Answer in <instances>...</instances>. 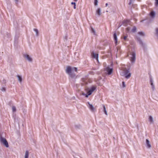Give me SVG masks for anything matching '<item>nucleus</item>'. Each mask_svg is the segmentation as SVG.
<instances>
[{
    "instance_id": "obj_24",
    "label": "nucleus",
    "mask_w": 158,
    "mask_h": 158,
    "mask_svg": "<svg viewBox=\"0 0 158 158\" xmlns=\"http://www.w3.org/2000/svg\"><path fill=\"white\" fill-rule=\"evenodd\" d=\"M12 109L13 111L14 112H15L16 110V108L15 106H12Z\"/></svg>"
},
{
    "instance_id": "obj_12",
    "label": "nucleus",
    "mask_w": 158,
    "mask_h": 158,
    "mask_svg": "<svg viewBox=\"0 0 158 158\" xmlns=\"http://www.w3.org/2000/svg\"><path fill=\"white\" fill-rule=\"evenodd\" d=\"M130 21L128 20H124L123 24L124 25L126 26L127 24L129 23Z\"/></svg>"
},
{
    "instance_id": "obj_33",
    "label": "nucleus",
    "mask_w": 158,
    "mask_h": 158,
    "mask_svg": "<svg viewBox=\"0 0 158 158\" xmlns=\"http://www.w3.org/2000/svg\"><path fill=\"white\" fill-rule=\"evenodd\" d=\"M2 91H5V88H2Z\"/></svg>"
},
{
    "instance_id": "obj_36",
    "label": "nucleus",
    "mask_w": 158,
    "mask_h": 158,
    "mask_svg": "<svg viewBox=\"0 0 158 158\" xmlns=\"http://www.w3.org/2000/svg\"><path fill=\"white\" fill-rule=\"evenodd\" d=\"M140 44H142V45L143 44H142V42L141 41H140Z\"/></svg>"
},
{
    "instance_id": "obj_17",
    "label": "nucleus",
    "mask_w": 158,
    "mask_h": 158,
    "mask_svg": "<svg viewBox=\"0 0 158 158\" xmlns=\"http://www.w3.org/2000/svg\"><path fill=\"white\" fill-rule=\"evenodd\" d=\"M131 76V74L130 73H129L128 74H125V77L127 78H129Z\"/></svg>"
},
{
    "instance_id": "obj_32",
    "label": "nucleus",
    "mask_w": 158,
    "mask_h": 158,
    "mask_svg": "<svg viewBox=\"0 0 158 158\" xmlns=\"http://www.w3.org/2000/svg\"><path fill=\"white\" fill-rule=\"evenodd\" d=\"M127 36H125L124 37V39L125 40H126L127 39Z\"/></svg>"
},
{
    "instance_id": "obj_27",
    "label": "nucleus",
    "mask_w": 158,
    "mask_h": 158,
    "mask_svg": "<svg viewBox=\"0 0 158 158\" xmlns=\"http://www.w3.org/2000/svg\"><path fill=\"white\" fill-rule=\"evenodd\" d=\"M138 34L142 35H144V34L142 32H139L138 33Z\"/></svg>"
},
{
    "instance_id": "obj_5",
    "label": "nucleus",
    "mask_w": 158,
    "mask_h": 158,
    "mask_svg": "<svg viewBox=\"0 0 158 158\" xmlns=\"http://www.w3.org/2000/svg\"><path fill=\"white\" fill-rule=\"evenodd\" d=\"M113 69L112 68L110 69L109 67H107L106 69V71L108 72V74L109 75H110L113 72Z\"/></svg>"
},
{
    "instance_id": "obj_15",
    "label": "nucleus",
    "mask_w": 158,
    "mask_h": 158,
    "mask_svg": "<svg viewBox=\"0 0 158 158\" xmlns=\"http://www.w3.org/2000/svg\"><path fill=\"white\" fill-rule=\"evenodd\" d=\"M150 81L151 84L152 85V89H154V87L153 85V81H152V79L151 78L150 79Z\"/></svg>"
},
{
    "instance_id": "obj_16",
    "label": "nucleus",
    "mask_w": 158,
    "mask_h": 158,
    "mask_svg": "<svg viewBox=\"0 0 158 158\" xmlns=\"http://www.w3.org/2000/svg\"><path fill=\"white\" fill-rule=\"evenodd\" d=\"M89 93H88V92L87 91V94H85L84 93H83L82 94L83 95L85 96V97L87 98H88L89 96L90 95H89Z\"/></svg>"
},
{
    "instance_id": "obj_22",
    "label": "nucleus",
    "mask_w": 158,
    "mask_h": 158,
    "mask_svg": "<svg viewBox=\"0 0 158 158\" xmlns=\"http://www.w3.org/2000/svg\"><path fill=\"white\" fill-rule=\"evenodd\" d=\"M98 3V0H94V4L95 6L97 5Z\"/></svg>"
},
{
    "instance_id": "obj_19",
    "label": "nucleus",
    "mask_w": 158,
    "mask_h": 158,
    "mask_svg": "<svg viewBox=\"0 0 158 158\" xmlns=\"http://www.w3.org/2000/svg\"><path fill=\"white\" fill-rule=\"evenodd\" d=\"M17 77L18 78L19 80V81L20 82H21L22 81V78L19 75H17Z\"/></svg>"
},
{
    "instance_id": "obj_21",
    "label": "nucleus",
    "mask_w": 158,
    "mask_h": 158,
    "mask_svg": "<svg viewBox=\"0 0 158 158\" xmlns=\"http://www.w3.org/2000/svg\"><path fill=\"white\" fill-rule=\"evenodd\" d=\"M34 31H35L36 33V35L38 36V30L36 29H34Z\"/></svg>"
},
{
    "instance_id": "obj_10",
    "label": "nucleus",
    "mask_w": 158,
    "mask_h": 158,
    "mask_svg": "<svg viewBox=\"0 0 158 158\" xmlns=\"http://www.w3.org/2000/svg\"><path fill=\"white\" fill-rule=\"evenodd\" d=\"M92 55L97 60L98 59V54H96L94 53H93L92 54Z\"/></svg>"
},
{
    "instance_id": "obj_20",
    "label": "nucleus",
    "mask_w": 158,
    "mask_h": 158,
    "mask_svg": "<svg viewBox=\"0 0 158 158\" xmlns=\"http://www.w3.org/2000/svg\"><path fill=\"white\" fill-rule=\"evenodd\" d=\"M149 121L151 123L153 122V119H152V117L151 116H149Z\"/></svg>"
},
{
    "instance_id": "obj_9",
    "label": "nucleus",
    "mask_w": 158,
    "mask_h": 158,
    "mask_svg": "<svg viewBox=\"0 0 158 158\" xmlns=\"http://www.w3.org/2000/svg\"><path fill=\"white\" fill-rule=\"evenodd\" d=\"M96 13L99 16H100L101 15V9L100 8H98L96 11Z\"/></svg>"
},
{
    "instance_id": "obj_13",
    "label": "nucleus",
    "mask_w": 158,
    "mask_h": 158,
    "mask_svg": "<svg viewBox=\"0 0 158 158\" xmlns=\"http://www.w3.org/2000/svg\"><path fill=\"white\" fill-rule=\"evenodd\" d=\"M114 39L115 41V43L116 44L117 41V35L116 33H115L114 34Z\"/></svg>"
},
{
    "instance_id": "obj_23",
    "label": "nucleus",
    "mask_w": 158,
    "mask_h": 158,
    "mask_svg": "<svg viewBox=\"0 0 158 158\" xmlns=\"http://www.w3.org/2000/svg\"><path fill=\"white\" fill-rule=\"evenodd\" d=\"M136 27H134L132 30V31L133 32H135L136 31Z\"/></svg>"
},
{
    "instance_id": "obj_38",
    "label": "nucleus",
    "mask_w": 158,
    "mask_h": 158,
    "mask_svg": "<svg viewBox=\"0 0 158 158\" xmlns=\"http://www.w3.org/2000/svg\"><path fill=\"white\" fill-rule=\"evenodd\" d=\"M15 1L16 2H17L18 0H15Z\"/></svg>"
},
{
    "instance_id": "obj_14",
    "label": "nucleus",
    "mask_w": 158,
    "mask_h": 158,
    "mask_svg": "<svg viewBox=\"0 0 158 158\" xmlns=\"http://www.w3.org/2000/svg\"><path fill=\"white\" fill-rule=\"evenodd\" d=\"M29 156V152L28 151H27L25 152V158H28Z\"/></svg>"
},
{
    "instance_id": "obj_28",
    "label": "nucleus",
    "mask_w": 158,
    "mask_h": 158,
    "mask_svg": "<svg viewBox=\"0 0 158 158\" xmlns=\"http://www.w3.org/2000/svg\"><path fill=\"white\" fill-rule=\"evenodd\" d=\"M91 31H92V32H93L94 33V35L95 34V32L94 29L93 28H91Z\"/></svg>"
},
{
    "instance_id": "obj_2",
    "label": "nucleus",
    "mask_w": 158,
    "mask_h": 158,
    "mask_svg": "<svg viewBox=\"0 0 158 158\" xmlns=\"http://www.w3.org/2000/svg\"><path fill=\"white\" fill-rule=\"evenodd\" d=\"M66 71V72L71 77L73 78L75 76V74H72V68L70 66H68L67 67Z\"/></svg>"
},
{
    "instance_id": "obj_26",
    "label": "nucleus",
    "mask_w": 158,
    "mask_h": 158,
    "mask_svg": "<svg viewBox=\"0 0 158 158\" xmlns=\"http://www.w3.org/2000/svg\"><path fill=\"white\" fill-rule=\"evenodd\" d=\"M82 81L84 82V84H87V82L86 81V80L85 79L83 78L82 79Z\"/></svg>"
},
{
    "instance_id": "obj_11",
    "label": "nucleus",
    "mask_w": 158,
    "mask_h": 158,
    "mask_svg": "<svg viewBox=\"0 0 158 158\" xmlns=\"http://www.w3.org/2000/svg\"><path fill=\"white\" fill-rule=\"evenodd\" d=\"M88 103L89 104V106L88 107L92 111H94V107L93 106H92V105L91 104H90L89 103Z\"/></svg>"
},
{
    "instance_id": "obj_30",
    "label": "nucleus",
    "mask_w": 158,
    "mask_h": 158,
    "mask_svg": "<svg viewBox=\"0 0 158 158\" xmlns=\"http://www.w3.org/2000/svg\"><path fill=\"white\" fill-rule=\"evenodd\" d=\"M122 84H123V87H125V82H124L123 81L122 82Z\"/></svg>"
},
{
    "instance_id": "obj_6",
    "label": "nucleus",
    "mask_w": 158,
    "mask_h": 158,
    "mask_svg": "<svg viewBox=\"0 0 158 158\" xmlns=\"http://www.w3.org/2000/svg\"><path fill=\"white\" fill-rule=\"evenodd\" d=\"M155 13L153 11H152L150 13V16L152 18H154L155 16Z\"/></svg>"
},
{
    "instance_id": "obj_4",
    "label": "nucleus",
    "mask_w": 158,
    "mask_h": 158,
    "mask_svg": "<svg viewBox=\"0 0 158 158\" xmlns=\"http://www.w3.org/2000/svg\"><path fill=\"white\" fill-rule=\"evenodd\" d=\"M132 56L130 60L132 62L135 61V54L134 52L131 53Z\"/></svg>"
},
{
    "instance_id": "obj_8",
    "label": "nucleus",
    "mask_w": 158,
    "mask_h": 158,
    "mask_svg": "<svg viewBox=\"0 0 158 158\" xmlns=\"http://www.w3.org/2000/svg\"><path fill=\"white\" fill-rule=\"evenodd\" d=\"M146 143L147 145V147L148 148H150L151 147V145L150 144V142L148 139H146Z\"/></svg>"
},
{
    "instance_id": "obj_34",
    "label": "nucleus",
    "mask_w": 158,
    "mask_h": 158,
    "mask_svg": "<svg viewBox=\"0 0 158 158\" xmlns=\"http://www.w3.org/2000/svg\"><path fill=\"white\" fill-rule=\"evenodd\" d=\"M156 34H157L158 33V29L157 28H156Z\"/></svg>"
},
{
    "instance_id": "obj_1",
    "label": "nucleus",
    "mask_w": 158,
    "mask_h": 158,
    "mask_svg": "<svg viewBox=\"0 0 158 158\" xmlns=\"http://www.w3.org/2000/svg\"><path fill=\"white\" fill-rule=\"evenodd\" d=\"M97 86L96 85H93L87 89V91L89 93V95H91L92 94L97 90Z\"/></svg>"
},
{
    "instance_id": "obj_35",
    "label": "nucleus",
    "mask_w": 158,
    "mask_h": 158,
    "mask_svg": "<svg viewBox=\"0 0 158 158\" xmlns=\"http://www.w3.org/2000/svg\"><path fill=\"white\" fill-rule=\"evenodd\" d=\"M108 5V3H106V6H107Z\"/></svg>"
},
{
    "instance_id": "obj_18",
    "label": "nucleus",
    "mask_w": 158,
    "mask_h": 158,
    "mask_svg": "<svg viewBox=\"0 0 158 158\" xmlns=\"http://www.w3.org/2000/svg\"><path fill=\"white\" fill-rule=\"evenodd\" d=\"M103 108L105 114L106 115H107V111H106V108H105V106L104 105H103Z\"/></svg>"
},
{
    "instance_id": "obj_7",
    "label": "nucleus",
    "mask_w": 158,
    "mask_h": 158,
    "mask_svg": "<svg viewBox=\"0 0 158 158\" xmlns=\"http://www.w3.org/2000/svg\"><path fill=\"white\" fill-rule=\"evenodd\" d=\"M24 57L25 58H27V59L29 61H31L32 60V59H31V58L27 54H24Z\"/></svg>"
},
{
    "instance_id": "obj_3",
    "label": "nucleus",
    "mask_w": 158,
    "mask_h": 158,
    "mask_svg": "<svg viewBox=\"0 0 158 158\" xmlns=\"http://www.w3.org/2000/svg\"><path fill=\"white\" fill-rule=\"evenodd\" d=\"M0 141L1 143L3 144L6 147L8 148L9 147L8 143L6 139L2 137H1Z\"/></svg>"
},
{
    "instance_id": "obj_37",
    "label": "nucleus",
    "mask_w": 158,
    "mask_h": 158,
    "mask_svg": "<svg viewBox=\"0 0 158 158\" xmlns=\"http://www.w3.org/2000/svg\"><path fill=\"white\" fill-rule=\"evenodd\" d=\"M74 1L75 2H77V0H74Z\"/></svg>"
},
{
    "instance_id": "obj_25",
    "label": "nucleus",
    "mask_w": 158,
    "mask_h": 158,
    "mask_svg": "<svg viewBox=\"0 0 158 158\" xmlns=\"http://www.w3.org/2000/svg\"><path fill=\"white\" fill-rule=\"evenodd\" d=\"M71 4L72 5H74V8L75 9L76 8V5L75 2H72L71 3Z\"/></svg>"
},
{
    "instance_id": "obj_31",
    "label": "nucleus",
    "mask_w": 158,
    "mask_h": 158,
    "mask_svg": "<svg viewBox=\"0 0 158 158\" xmlns=\"http://www.w3.org/2000/svg\"><path fill=\"white\" fill-rule=\"evenodd\" d=\"M73 69H74L75 71H76V72H77V68L76 67H74Z\"/></svg>"
},
{
    "instance_id": "obj_29",
    "label": "nucleus",
    "mask_w": 158,
    "mask_h": 158,
    "mask_svg": "<svg viewBox=\"0 0 158 158\" xmlns=\"http://www.w3.org/2000/svg\"><path fill=\"white\" fill-rule=\"evenodd\" d=\"M156 1V5L157 6L158 5V0H155Z\"/></svg>"
}]
</instances>
